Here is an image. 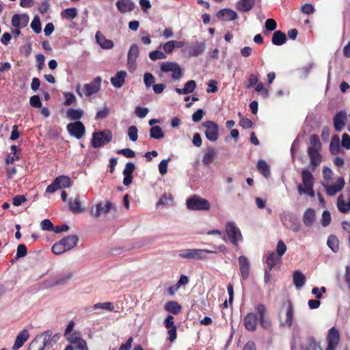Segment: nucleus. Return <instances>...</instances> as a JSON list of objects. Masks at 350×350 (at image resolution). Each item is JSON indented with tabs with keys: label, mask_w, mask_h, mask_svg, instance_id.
Instances as JSON below:
<instances>
[{
	"label": "nucleus",
	"mask_w": 350,
	"mask_h": 350,
	"mask_svg": "<svg viewBox=\"0 0 350 350\" xmlns=\"http://www.w3.org/2000/svg\"><path fill=\"white\" fill-rule=\"evenodd\" d=\"M95 39L96 43L103 49H111L114 46V43L111 40L107 39L106 37L99 31L96 33Z\"/></svg>",
	"instance_id": "6ab92c4d"
},
{
	"label": "nucleus",
	"mask_w": 350,
	"mask_h": 350,
	"mask_svg": "<svg viewBox=\"0 0 350 350\" xmlns=\"http://www.w3.org/2000/svg\"><path fill=\"white\" fill-rule=\"evenodd\" d=\"M226 233L230 241L235 246L243 241V237L240 229L237 226L235 222L228 221L225 226Z\"/></svg>",
	"instance_id": "0eeeda50"
},
{
	"label": "nucleus",
	"mask_w": 350,
	"mask_h": 350,
	"mask_svg": "<svg viewBox=\"0 0 350 350\" xmlns=\"http://www.w3.org/2000/svg\"><path fill=\"white\" fill-rule=\"evenodd\" d=\"M337 208L340 212L346 213L350 211V197L348 202L346 203L342 195H340L337 200Z\"/></svg>",
	"instance_id": "c9c22d12"
},
{
	"label": "nucleus",
	"mask_w": 350,
	"mask_h": 350,
	"mask_svg": "<svg viewBox=\"0 0 350 350\" xmlns=\"http://www.w3.org/2000/svg\"><path fill=\"white\" fill-rule=\"evenodd\" d=\"M150 59L152 61L158 59H164L166 58V55L163 51L159 50H155L149 53L148 55Z\"/></svg>",
	"instance_id": "8fccbe9b"
},
{
	"label": "nucleus",
	"mask_w": 350,
	"mask_h": 350,
	"mask_svg": "<svg viewBox=\"0 0 350 350\" xmlns=\"http://www.w3.org/2000/svg\"><path fill=\"white\" fill-rule=\"evenodd\" d=\"M271 41L274 45H282L286 42V36L280 31H275L273 34Z\"/></svg>",
	"instance_id": "e433bc0d"
},
{
	"label": "nucleus",
	"mask_w": 350,
	"mask_h": 350,
	"mask_svg": "<svg viewBox=\"0 0 350 350\" xmlns=\"http://www.w3.org/2000/svg\"><path fill=\"white\" fill-rule=\"evenodd\" d=\"M94 309H104L112 311L114 309V306L111 302L98 303L94 306Z\"/></svg>",
	"instance_id": "13d9d810"
},
{
	"label": "nucleus",
	"mask_w": 350,
	"mask_h": 350,
	"mask_svg": "<svg viewBox=\"0 0 350 350\" xmlns=\"http://www.w3.org/2000/svg\"><path fill=\"white\" fill-rule=\"evenodd\" d=\"M136 116L139 118H145L148 113V109L146 107H142L139 106L136 107L135 110Z\"/></svg>",
	"instance_id": "774afa93"
},
{
	"label": "nucleus",
	"mask_w": 350,
	"mask_h": 350,
	"mask_svg": "<svg viewBox=\"0 0 350 350\" xmlns=\"http://www.w3.org/2000/svg\"><path fill=\"white\" fill-rule=\"evenodd\" d=\"M282 224L294 232H298L301 230V224L296 216L293 214H285L281 216Z\"/></svg>",
	"instance_id": "ddd939ff"
},
{
	"label": "nucleus",
	"mask_w": 350,
	"mask_h": 350,
	"mask_svg": "<svg viewBox=\"0 0 350 350\" xmlns=\"http://www.w3.org/2000/svg\"><path fill=\"white\" fill-rule=\"evenodd\" d=\"M287 247L284 244V241L280 240L276 246V254L279 257H282L286 252Z\"/></svg>",
	"instance_id": "4d7b16f0"
},
{
	"label": "nucleus",
	"mask_w": 350,
	"mask_h": 350,
	"mask_svg": "<svg viewBox=\"0 0 350 350\" xmlns=\"http://www.w3.org/2000/svg\"><path fill=\"white\" fill-rule=\"evenodd\" d=\"M239 266L241 277L247 280L250 275V262L247 257L241 256L239 257Z\"/></svg>",
	"instance_id": "aec40b11"
},
{
	"label": "nucleus",
	"mask_w": 350,
	"mask_h": 350,
	"mask_svg": "<svg viewBox=\"0 0 350 350\" xmlns=\"http://www.w3.org/2000/svg\"><path fill=\"white\" fill-rule=\"evenodd\" d=\"M187 209L193 211H208L211 209L210 202L205 198L193 195L186 200Z\"/></svg>",
	"instance_id": "7ed1b4c3"
},
{
	"label": "nucleus",
	"mask_w": 350,
	"mask_h": 350,
	"mask_svg": "<svg viewBox=\"0 0 350 350\" xmlns=\"http://www.w3.org/2000/svg\"><path fill=\"white\" fill-rule=\"evenodd\" d=\"M330 152L335 154H337L340 150V139L337 135H334L329 144Z\"/></svg>",
	"instance_id": "c03bdc74"
},
{
	"label": "nucleus",
	"mask_w": 350,
	"mask_h": 350,
	"mask_svg": "<svg viewBox=\"0 0 350 350\" xmlns=\"http://www.w3.org/2000/svg\"><path fill=\"white\" fill-rule=\"evenodd\" d=\"M281 258L279 257L275 253L271 252L267 254L266 258V263L269 271H271L275 266L280 264Z\"/></svg>",
	"instance_id": "2f4dec72"
},
{
	"label": "nucleus",
	"mask_w": 350,
	"mask_h": 350,
	"mask_svg": "<svg viewBox=\"0 0 350 350\" xmlns=\"http://www.w3.org/2000/svg\"><path fill=\"white\" fill-rule=\"evenodd\" d=\"M31 27L33 31L36 33H39L41 31V23L40 18L38 16H34L33 21L31 23Z\"/></svg>",
	"instance_id": "6e6d98bb"
},
{
	"label": "nucleus",
	"mask_w": 350,
	"mask_h": 350,
	"mask_svg": "<svg viewBox=\"0 0 350 350\" xmlns=\"http://www.w3.org/2000/svg\"><path fill=\"white\" fill-rule=\"evenodd\" d=\"M112 139V134L109 131L95 132L92 135V145L94 148H99L108 144Z\"/></svg>",
	"instance_id": "6e6552de"
},
{
	"label": "nucleus",
	"mask_w": 350,
	"mask_h": 350,
	"mask_svg": "<svg viewBox=\"0 0 350 350\" xmlns=\"http://www.w3.org/2000/svg\"><path fill=\"white\" fill-rule=\"evenodd\" d=\"M216 253V251L205 249H184L178 251V256L183 259L205 260L208 254Z\"/></svg>",
	"instance_id": "20e7f679"
},
{
	"label": "nucleus",
	"mask_w": 350,
	"mask_h": 350,
	"mask_svg": "<svg viewBox=\"0 0 350 350\" xmlns=\"http://www.w3.org/2000/svg\"><path fill=\"white\" fill-rule=\"evenodd\" d=\"M302 220L306 227H311L316 221V211L312 208H308L304 213Z\"/></svg>",
	"instance_id": "4be33fe9"
},
{
	"label": "nucleus",
	"mask_w": 350,
	"mask_h": 350,
	"mask_svg": "<svg viewBox=\"0 0 350 350\" xmlns=\"http://www.w3.org/2000/svg\"><path fill=\"white\" fill-rule=\"evenodd\" d=\"M321 150L308 149V154L310 157V164L313 169H315L322 161V156L320 154Z\"/></svg>",
	"instance_id": "bb28decb"
},
{
	"label": "nucleus",
	"mask_w": 350,
	"mask_h": 350,
	"mask_svg": "<svg viewBox=\"0 0 350 350\" xmlns=\"http://www.w3.org/2000/svg\"><path fill=\"white\" fill-rule=\"evenodd\" d=\"M205 128V135L210 142H216L219 137V126L213 121H205L202 123Z\"/></svg>",
	"instance_id": "9b49d317"
},
{
	"label": "nucleus",
	"mask_w": 350,
	"mask_h": 350,
	"mask_svg": "<svg viewBox=\"0 0 350 350\" xmlns=\"http://www.w3.org/2000/svg\"><path fill=\"white\" fill-rule=\"evenodd\" d=\"M346 120L347 113L345 111H342L338 113L333 120L334 129L338 131H342L345 126Z\"/></svg>",
	"instance_id": "b1692460"
},
{
	"label": "nucleus",
	"mask_w": 350,
	"mask_h": 350,
	"mask_svg": "<svg viewBox=\"0 0 350 350\" xmlns=\"http://www.w3.org/2000/svg\"><path fill=\"white\" fill-rule=\"evenodd\" d=\"M206 49L204 42H196L189 49V53L190 56L197 57L202 54Z\"/></svg>",
	"instance_id": "72a5a7b5"
},
{
	"label": "nucleus",
	"mask_w": 350,
	"mask_h": 350,
	"mask_svg": "<svg viewBox=\"0 0 350 350\" xmlns=\"http://www.w3.org/2000/svg\"><path fill=\"white\" fill-rule=\"evenodd\" d=\"M116 6L121 13L131 12L134 9V4L131 0H118Z\"/></svg>",
	"instance_id": "c756f323"
},
{
	"label": "nucleus",
	"mask_w": 350,
	"mask_h": 350,
	"mask_svg": "<svg viewBox=\"0 0 350 350\" xmlns=\"http://www.w3.org/2000/svg\"><path fill=\"white\" fill-rule=\"evenodd\" d=\"M117 213L116 206L109 201L98 203L91 210V214L96 217L106 216L108 214L115 217Z\"/></svg>",
	"instance_id": "39448f33"
},
{
	"label": "nucleus",
	"mask_w": 350,
	"mask_h": 350,
	"mask_svg": "<svg viewBox=\"0 0 350 350\" xmlns=\"http://www.w3.org/2000/svg\"><path fill=\"white\" fill-rule=\"evenodd\" d=\"M256 310L259 315L260 323L261 326L265 329H269L271 326L269 321L265 319L266 307L262 304H258L256 307Z\"/></svg>",
	"instance_id": "cd10ccee"
},
{
	"label": "nucleus",
	"mask_w": 350,
	"mask_h": 350,
	"mask_svg": "<svg viewBox=\"0 0 350 350\" xmlns=\"http://www.w3.org/2000/svg\"><path fill=\"white\" fill-rule=\"evenodd\" d=\"M144 82L146 88H150L152 85L153 86L155 82V78L152 74L150 72H146L144 75Z\"/></svg>",
	"instance_id": "603ef678"
},
{
	"label": "nucleus",
	"mask_w": 350,
	"mask_h": 350,
	"mask_svg": "<svg viewBox=\"0 0 350 350\" xmlns=\"http://www.w3.org/2000/svg\"><path fill=\"white\" fill-rule=\"evenodd\" d=\"M59 336L54 335L52 336V332L47 330L41 334L38 335L35 339L42 347H52L58 340Z\"/></svg>",
	"instance_id": "f8f14e48"
},
{
	"label": "nucleus",
	"mask_w": 350,
	"mask_h": 350,
	"mask_svg": "<svg viewBox=\"0 0 350 350\" xmlns=\"http://www.w3.org/2000/svg\"><path fill=\"white\" fill-rule=\"evenodd\" d=\"M293 283L296 288L302 287L306 282V277L300 271H295L293 275Z\"/></svg>",
	"instance_id": "4c0bfd02"
},
{
	"label": "nucleus",
	"mask_w": 350,
	"mask_h": 350,
	"mask_svg": "<svg viewBox=\"0 0 350 350\" xmlns=\"http://www.w3.org/2000/svg\"><path fill=\"white\" fill-rule=\"evenodd\" d=\"M102 79L100 77H96L93 81L89 83L83 85L78 84L76 86V92L80 97L86 96L90 97L98 93L101 88Z\"/></svg>",
	"instance_id": "f257e3e1"
},
{
	"label": "nucleus",
	"mask_w": 350,
	"mask_h": 350,
	"mask_svg": "<svg viewBox=\"0 0 350 350\" xmlns=\"http://www.w3.org/2000/svg\"><path fill=\"white\" fill-rule=\"evenodd\" d=\"M321 224L323 226H327L331 222V215L328 211H324L322 214Z\"/></svg>",
	"instance_id": "338daca9"
},
{
	"label": "nucleus",
	"mask_w": 350,
	"mask_h": 350,
	"mask_svg": "<svg viewBox=\"0 0 350 350\" xmlns=\"http://www.w3.org/2000/svg\"><path fill=\"white\" fill-rule=\"evenodd\" d=\"M345 184V179L341 176L336 177L330 182H322V185L329 196H336L344 188Z\"/></svg>",
	"instance_id": "423d86ee"
},
{
	"label": "nucleus",
	"mask_w": 350,
	"mask_h": 350,
	"mask_svg": "<svg viewBox=\"0 0 350 350\" xmlns=\"http://www.w3.org/2000/svg\"><path fill=\"white\" fill-rule=\"evenodd\" d=\"M77 16V10L75 8H67L62 11L61 16L64 19H74Z\"/></svg>",
	"instance_id": "a19ab883"
},
{
	"label": "nucleus",
	"mask_w": 350,
	"mask_h": 350,
	"mask_svg": "<svg viewBox=\"0 0 350 350\" xmlns=\"http://www.w3.org/2000/svg\"><path fill=\"white\" fill-rule=\"evenodd\" d=\"M127 76L126 71H118L114 77H112L110 81L112 85L116 88H122L125 83V78Z\"/></svg>",
	"instance_id": "393cba45"
},
{
	"label": "nucleus",
	"mask_w": 350,
	"mask_h": 350,
	"mask_svg": "<svg viewBox=\"0 0 350 350\" xmlns=\"http://www.w3.org/2000/svg\"><path fill=\"white\" fill-rule=\"evenodd\" d=\"M310 146L308 149L321 150V144L319 137L317 135H312L310 138Z\"/></svg>",
	"instance_id": "09e8293b"
},
{
	"label": "nucleus",
	"mask_w": 350,
	"mask_h": 350,
	"mask_svg": "<svg viewBox=\"0 0 350 350\" xmlns=\"http://www.w3.org/2000/svg\"><path fill=\"white\" fill-rule=\"evenodd\" d=\"M245 329L248 331H254L258 325L257 315L253 312L247 314L244 319Z\"/></svg>",
	"instance_id": "5701e85b"
},
{
	"label": "nucleus",
	"mask_w": 350,
	"mask_h": 350,
	"mask_svg": "<svg viewBox=\"0 0 350 350\" xmlns=\"http://www.w3.org/2000/svg\"><path fill=\"white\" fill-rule=\"evenodd\" d=\"M29 19L27 14H14L12 18V25L15 28L23 29L27 25Z\"/></svg>",
	"instance_id": "a211bd4d"
},
{
	"label": "nucleus",
	"mask_w": 350,
	"mask_h": 350,
	"mask_svg": "<svg viewBox=\"0 0 350 350\" xmlns=\"http://www.w3.org/2000/svg\"><path fill=\"white\" fill-rule=\"evenodd\" d=\"M160 69L163 72H171L174 80H179L183 77L182 69L176 62H163L161 64Z\"/></svg>",
	"instance_id": "9d476101"
},
{
	"label": "nucleus",
	"mask_w": 350,
	"mask_h": 350,
	"mask_svg": "<svg viewBox=\"0 0 350 350\" xmlns=\"http://www.w3.org/2000/svg\"><path fill=\"white\" fill-rule=\"evenodd\" d=\"M69 207L70 209L74 213H80L83 211L81 204L79 201V198L76 197L74 200H71L69 202Z\"/></svg>",
	"instance_id": "79ce46f5"
},
{
	"label": "nucleus",
	"mask_w": 350,
	"mask_h": 350,
	"mask_svg": "<svg viewBox=\"0 0 350 350\" xmlns=\"http://www.w3.org/2000/svg\"><path fill=\"white\" fill-rule=\"evenodd\" d=\"M217 17L223 21H233L237 18V14L230 9H222L217 13Z\"/></svg>",
	"instance_id": "c85d7f7f"
},
{
	"label": "nucleus",
	"mask_w": 350,
	"mask_h": 350,
	"mask_svg": "<svg viewBox=\"0 0 350 350\" xmlns=\"http://www.w3.org/2000/svg\"><path fill=\"white\" fill-rule=\"evenodd\" d=\"M109 111L110 109L105 105L102 109L97 111L95 118L96 120L105 118L109 114Z\"/></svg>",
	"instance_id": "052dcab7"
},
{
	"label": "nucleus",
	"mask_w": 350,
	"mask_h": 350,
	"mask_svg": "<svg viewBox=\"0 0 350 350\" xmlns=\"http://www.w3.org/2000/svg\"><path fill=\"white\" fill-rule=\"evenodd\" d=\"M255 85V90L260 92L264 98H267L269 96V90L264 88L262 83H257Z\"/></svg>",
	"instance_id": "e2e57ef3"
},
{
	"label": "nucleus",
	"mask_w": 350,
	"mask_h": 350,
	"mask_svg": "<svg viewBox=\"0 0 350 350\" xmlns=\"http://www.w3.org/2000/svg\"><path fill=\"white\" fill-rule=\"evenodd\" d=\"M29 337V332L27 329H23L20 332L16 338L15 342L12 347L13 350H18L21 348L24 343L28 340Z\"/></svg>",
	"instance_id": "a878e982"
},
{
	"label": "nucleus",
	"mask_w": 350,
	"mask_h": 350,
	"mask_svg": "<svg viewBox=\"0 0 350 350\" xmlns=\"http://www.w3.org/2000/svg\"><path fill=\"white\" fill-rule=\"evenodd\" d=\"M327 347L335 349L338 345L340 340V334L338 331L335 327H332L328 332L327 337Z\"/></svg>",
	"instance_id": "f3484780"
},
{
	"label": "nucleus",
	"mask_w": 350,
	"mask_h": 350,
	"mask_svg": "<svg viewBox=\"0 0 350 350\" xmlns=\"http://www.w3.org/2000/svg\"><path fill=\"white\" fill-rule=\"evenodd\" d=\"M160 48L163 50V52L166 54H171L173 53L174 50V45L173 43V40H169L163 44L160 45Z\"/></svg>",
	"instance_id": "3c124183"
},
{
	"label": "nucleus",
	"mask_w": 350,
	"mask_h": 350,
	"mask_svg": "<svg viewBox=\"0 0 350 350\" xmlns=\"http://www.w3.org/2000/svg\"><path fill=\"white\" fill-rule=\"evenodd\" d=\"M216 156L217 150L213 148H209L203 155L202 163L205 165H209L213 162Z\"/></svg>",
	"instance_id": "f704fd0d"
},
{
	"label": "nucleus",
	"mask_w": 350,
	"mask_h": 350,
	"mask_svg": "<svg viewBox=\"0 0 350 350\" xmlns=\"http://www.w3.org/2000/svg\"><path fill=\"white\" fill-rule=\"evenodd\" d=\"M77 350H88L87 343L81 336L80 332H74L66 339Z\"/></svg>",
	"instance_id": "dca6fc26"
},
{
	"label": "nucleus",
	"mask_w": 350,
	"mask_h": 350,
	"mask_svg": "<svg viewBox=\"0 0 350 350\" xmlns=\"http://www.w3.org/2000/svg\"><path fill=\"white\" fill-rule=\"evenodd\" d=\"M165 310L173 314H178L181 309L180 306L176 301H169L165 304Z\"/></svg>",
	"instance_id": "49530a36"
},
{
	"label": "nucleus",
	"mask_w": 350,
	"mask_h": 350,
	"mask_svg": "<svg viewBox=\"0 0 350 350\" xmlns=\"http://www.w3.org/2000/svg\"><path fill=\"white\" fill-rule=\"evenodd\" d=\"M196 88V83L195 81L190 80L185 84V86L183 88H184V90L185 91V94H187L189 93H192L195 90Z\"/></svg>",
	"instance_id": "69168bd1"
},
{
	"label": "nucleus",
	"mask_w": 350,
	"mask_h": 350,
	"mask_svg": "<svg viewBox=\"0 0 350 350\" xmlns=\"http://www.w3.org/2000/svg\"><path fill=\"white\" fill-rule=\"evenodd\" d=\"M293 321V309L290 301L286 303V313L284 317H281V324L283 326L290 327Z\"/></svg>",
	"instance_id": "412c9836"
},
{
	"label": "nucleus",
	"mask_w": 350,
	"mask_h": 350,
	"mask_svg": "<svg viewBox=\"0 0 350 350\" xmlns=\"http://www.w3.org/2000/svg\"><path fill=\"white\" fill-rule=\"evenodd\" d=\"M173 201V197L170 193H164L157 202L156 206L157 208L161 206H165L169 204V203Z\"/></svg>",
	"instance_id": "de8ad7c7"
},
{
	"label": "nucleus",
	"mask_w": 350,
	"mask_h": 350,
	"mask_svg": "<svg viewBox=\"0 0 350 350\" xmlns=\"http://www.w3.org/2000/svg\"><path fill=\"white\" fill-rule=\"evenodd\" d=\"M64 96L65 98L64 104L66 106L71 105L77 100L75 96L71 92H64Z\"/></svg>",
	"instance_id": "5fc2aeb1"
},
{
	"label": "nucleus",
	"mask_w": 350,
	"mask_h": 350,
	"mask_svg": "<svg viewBox=\"0 0 350 350\" xmlns=\"http://www.w3.org/2000/svg\"><path fill=\"white\" fill-rule=\"evenodd\" d=\"M139 50L137 44H133L130 46L127 54V67L129 72H133L136 69V60L139 56Z\"/></svg>",
	"instance_id": "2eb2a0df"
},
{
	"label": "nucleus",
	"mask_w": 350,
	"mask_h": 350,
	"mask_svg": "<svg viewBox=\"0 0 350 350\" xmlns=\"http://www.w3.org/2000/svg\"><path fill=\"white\" fill-rule=\"evenodd\" d=\"M83 115V111L81 109L70 108L66 111V117L71 120H76L81 119Z\"/></svg>",
	"instance_id": "58836bf2"
},
{
	"label": "nucleus",
	"mask_w": 350,
	"mask_h": 350,
	"mask_svg": "<svg viewBox=\"0 0 350 350\" xmlns=\"http://www.w3.org/2000/svg\"><path fill=\"white\" fill-rule=\"evenodd\" d=\"M51 250L56 255H59L65 252H67L66 249L64 247L63 244L61 243L60 241L57 243H55L53 245Z\"/></svg>",
	"instance_id": "bf43d9fd"
},
{
	"label": "nucleus",
	"mask_w": 350,
	"mask_h": 350,
	"mask_svg": "<svg viewBox=\"0 0 350 350\" xmlns=\"http://www.w3.org/2000/svg\"><path fill=\"white\" fill-rule=\"evenodd\" d=\"M78 237L76 235H70L62 239L60 241L63 244L66 251H68L75 247L78 242Z\"/></svg>",
	"instance_id": "7c9ffc66"
},
{
	"label": "nucleus",
	"mask_w": 350,
	"mask_h": 350,
	"mask_svg": "<svg viewBox=\"0 0 350 350\" xmlns=\"http://www.w3.org/2000/svg\"><path fill=\"white\" fill-rule=\"evenodd\" d=\"M333 172L332 170L328 167H324L323 170V182H330L332 180L333 176Z\"/></svg>",
	"instance_id": "0e129e2a"
},
{
	"label": "nucleus",
	"mask_w": 350,
	"mask_h": 350,
	"mask_svg": "<svg viewBox=\"0 0 350 350\" xmlns=\"http://www.w3.org/2000/svg\"><path fill=\"white\" fill-rule=\"evenodd\" d=\"M301 180L302 184L297 187L299 194H307L310 197H314V177L312 174L307 170H303L301 172Z\"/></svg>",
	"instance_id": "f03ea898"
},
{
	"label": "nucleus",
	"mask_w": 350,
	"mask_h": 350,
	"mask_svg": "<svg viewBox=\"0 0 350 350\" xmlns=\"http://www.w3.org/2000/svg\"><path fill=\"white\" fill-rule=\"evenodd\" d=\"M128 136L132 142L137 141L138 138V130L135 126H131L128 129Z\"/></svg>",
	"instance_id": "864d4df0"
},
{
	"label": "nucleus",
	"mask_w": 350,
	"mask_h": 350,
	"mask_svg": "<svg viewBox=\"0 0 350 350\" xmlns=\"http://www.w3.org/2000/svg\"><path fill=\"white\" fill-rule=\"evenodd\" d=\"M72 277L71 272H66L58 276L57 279V284H63L70 280Z\"/></svg>",
	"instance_id": "680f3d73"
},
{
	"label": "nucleus",
	"mask_w": 350,
	"mask_h": 350,
	"mask_svg": "<svg viewBox=\"0 0 350 350\" xmlns=\"http://www.w3.org/2000/svg\"><path fill=\"white\" fill-rule=\"evenodd\" d=\"M327 244L328 247L334 252H337L339 249V243L337 237L334 235H331L328 237Z\"/></svg>",
	"instance_id": "37998d69"
},
{
	"label": "nucleus",
	"mask_w": 350,
	"mask_h": 350,
	"mask_svg": "<svg viewBox=\"0 0 350 350\" xmlns=\"http://www.w3.org/2000/svg\"><path fill=\"white\" fill-rule=\"evenodd\" d=\"M255 0H239L237 3V9L241 12H248L254 6Z\"/></svg>",
	"instance_id": "473e14b6"
},
{
	"label": "nucleus",
	"mask_w": 350,
	"mask_h": 350,
	"mask_svg": "<svg viewBox=\"0 0 350 350\" xmlns=\"http://www.w3.org/2000/svg\"><path fill=\"white\" fill-rule=\"evenodd\" d=\"M67 131L70 135L79 139L84 135L85 132V128L83 124L80 121H75L67 124Z\"/></svg>",
	"instance_id": "4468645a"
},
{
	"label": "nucleus",
	"mask_w": 350,
	"mask_h": 350,
	"mask_svg": "<svg viewBox=\"0 0 350 350\" xmlns=\"http://www.w3.org/2000/svg\"><path fill=\"white\" fill-rule=\"evenodd\" d=\"M70 185L71 180L69 177L66 176H59L46 187V192L49 193H53L58 189L68 188Z\"/></svg>",
	"instance_id": "1a4fd4ad"
},
{
	"label": "nucleus",
	"mask_w": 350,
	"mask_h": 350,
	"mask_svg": "<svg viewBox=\"0 0 350 350\" xmlns=\"http://www.w3.org/2000/svg\"><path fill=\"white\" fill-rule=\"evenodd\" d=\"M257 168L266 178L270 176V167L265 161L260 159L258 161Z\"/></svg>",
	"instance_id": "ea45409f"
},
{
	"label": "nucleus",
	"mask_w": 350,
	"mask_h": 350,
	"mask_svg": "<svg viewBox=\"0 0 350 350\" xmlns=\"http://www.w3.org/2000/svg\"><path fill=\"white\" fill-rule=\"evenodd\" d=\"M150 135L152 138L156 139H160L164 137L163 131L159 126H152V128L150 130Z\"/></svg>",
	"instance_id": "a18cd8bd"
}]
</instances>
